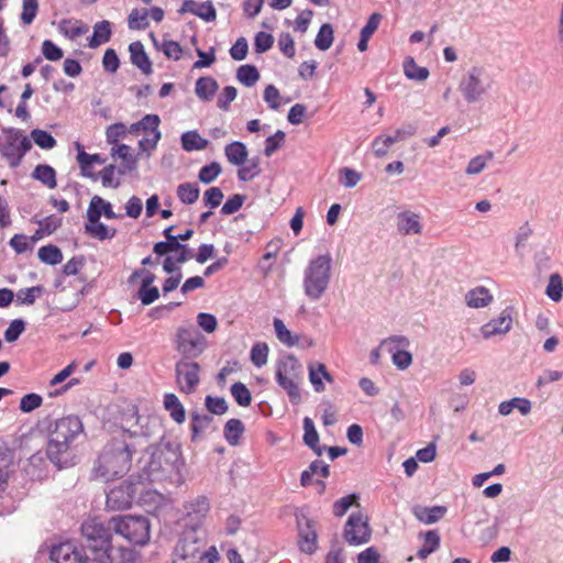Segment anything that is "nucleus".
Wrapping results in <instances>:
<instances>
[{"instance_id": "nucleus-1", "label": "nucleus", "mask_w": 563, "mask_h": 563, "mask_svg": "<svg viewBox=\"0 0 563 563\" xmlns=\"http://www.w3.org/2000/svg\"><path fill=\"white\" fill-rule=\"evenodd\" d=\"M147 460L142 466L141 477L151 483L169 482L176 486L184 483V461L180 449L170 442H159L146 450Z\"/></svg>"}, {"instance_id": "nucleus-2", "label": "nucleus", "mask_w": 563, "mask_h": 563, "mask_svg": "<svg viewBox=\"0 0 563 563\" xmlns=\"http://www.w3.org/2000/svg\"><path fill=\"white\" fill-rule=\"evenodd\" d=\"M84 434L81 420L74 415L54 420L47 428L46 455L58 468L74 464V446Z\"/></svg>"}, {"instance_id": "nucleus-3", "label": "nucleus", "mask_w": 563, "mask_h": 563, "mask_svg": "<svg viewBox=\"0 0 563 563\" xmlns=\"http://www.w3.org/2000/svg\"><path fill=\"white\" fill-rule=\"evenodd\" d=\"M207 533L201 525L184 527L174 548L173 563H216L219 553L216 547L207 550Z\"/></svg>"}, {"instance_id": "nucleus-4", "label": "nucleus", "mask_w": 563, "mask_h": 563, "mask_svg": "<svg viewBox=\"0 0 563 563\" xmlns=\"http://www.w3.org/2000/svg\"><path fill=\"white\" fill-rule=\"evenodd\" d=\"M133 449L123 440L114 439L100 453L92 468L93 479L110 482L124 476L131 467Z\"/></svg>"}, {"instance_id": "nucleus-5", "label": "nucleus", "mask_w": 563, "mask_h": 563, "mask_svg": "<svg viewBox=\"0 0 563 563\" xmlns=\"http://www.w3.org/2000/svg\"><path fill=\"white\" fill-rule=\"evenodd\" d=\"M332 257L329 253L311 258L302 273V289L311 301H318L327 292L332 278Z\"/></svg>"}, {"instance_id": "nucleus-6", "label": "nucleus", "mask_w": 563, "mask_h": 563, "mask_svg": "<svg viewBox=\"0 0 563 563\" xmlns=\"http://www.w3.org/2000/svg\"><path fill=\"white\" fill-rule=\"evenodd\" d=\"M275 378L278 386L286 391L292 405L301 402L302 366L294 355L288 354L278 360Z\"/></svg>"}, {"instance_id": "nucleus-7", "label": "nucleus", "mask_w": 563, "mask_h": 563, "mask_svg": "<svg viewBox=\"0 0 563 563\" xmlns=\"http://www.w3.org/2000/svg\"><path fill=\"white\" fill-rule=\"evenodd\" d=\"M112 530L130 543L144 545L151 537V523L145 516H117L110 520Z\"/></svg>"}, {"instance_id": "nucleus-8", "label": "nucleus", "mask_w": 563, "mask_h": 563, "mask_svg": "<svg viewBox=\"0 0 563 563\" xmlns=\"http://www.w3.org/2000/svg\"><path fill=\"white\" fill-rule=\"evenodd\" d=\"M111 525L106 527L101 521L97 519H89L81 525L82 536L87 540V549L93 561L106 562L109 560L108 550H110L111 543Z\"/></svg>"}, {"instance_id": "nucleus-9", "label": "nucleus", "mask_w": 563, "mask_h": 563, "mask_svg": "<svg viewBox=\"0 0 563 563\" xmlns=\"http://www.w3.org/2000/svg\"><path fill=\"white\" fill-rule=\"evenodd\" d=\"M174 346L180 360H195L206 350L207 340L194 324H185L176 329Z\"/></svg>"}, {"instance_id": "nucleus-10", "label": "nucleus", "mask_w": 563, "mask_h": 563, "mask_svg": "<svg viewBox=\"0 0 563 563\" xmlns=\"http://www.w3.org/2000/svg\"><path fill=\"white\" fill-rule=\"evenodd\" d=\"M31 147V141L27 136H24L20 130L14 128L2 130L0 136V153L11 167H18L23 156Z\"/></svg>"}, {"instance_id": "nucleus-11", "label": "nucleus", "mask_w": 563, "mask_h": 563, "mask_svg": "<svg viewBox=\"0 0 563 563\" xmlns=\"http://www.w3.org/2000/svg\"><path fill=\"white\" fill-rule=\"evenodd\" d=\"M490 87L492 80L488 74L478 66L472 67L459 84V90L470 103L481 100Z\"/></svg>"}, {"instance_id": "nucleus-12", "label": "nucleus", "mask_w": 563, "mask_h": 563, "mask_svg": "<svg viewBox=\"0 0 563 563\" xmlns=\"http://www.w3.org/2000/svg\"><path fill=\"white\" fill-rule=\"evenodd\" d=\"M175 376L179 390L192 394L200 383V365L192 360H179L175 365Z\"/></svg>"}, {"instance_id": "nucleus-13", "label": "nucleus", "mask_w": 563, "mask_h": 563, "mask_svg": "<svg viewBox=\"0 0 563 563\" xmlns=\"http://www.w3.org/2000/svg\"><path fill=\"white\" fill-rule=\"evenodd\" d=\"M343 538L351 545L368 542L371 539V528L367 517L360 511L351 514L344 526Z\"/></svg>"}, {"instance_id": "nucleus-14", "label": "nucleus", "mask_w": 563, "mask_h": 563, "mask_svg": "<svg viewBox=\"0 0 563 563\" xmlns=\"http://www.w3.org/2000/svg\"><path fill=\"white\" fill-rule=\"evenodd\" d=\"M51 560L55 563H96L93 555L87 554L84 548L70 541L54 545Z\"/></svg>"}, {"instance_id": "nucleus-15", "label": "nucleus", "mask_w": 563, "mask_h": 563, "mask_svg": "<svg viewBox=\"0 0 563 563\" xmlns=\"http://www.w3.org/2000/svg\"><path fill=\"white\" fill-rule=\"evenodd\" d=\"M136 487L131 482H122L107 494V506L110 509L119 510L129 508L135 497Z\"/></svg>"}, {"instance_id": "nucleus-16", "label": "nucleus", "mask_w": 563, "mask_h": 563, "mask_svg": "<svg viewBox=\"0 0 563 563\" xmlns=\"http://www.w3.org/2000/svg\"><path fill=\"white\" fill-rule=\"evenodd\" d=\"M186 514L184 527H190L192 525H201L210 510L209 500L205 496H198L195 499L184 505Z\"/></svg>"}, {"instance_id": "nucleus-17", "label": "nucleus", "mask_w": 563, "mask_h": 563, "mask_svg": "<svg viewBox=\"0 0 563 563\" xmlns=\"http://www.w3.org/2000/svg\"><path fill=\"white\" fill-rule=\"evenodd\" d=\"M14 472V452L7 445L0 444V497L7 490Z\"/></svg>"}, {"instance_id": "nucleus-18", "label": "nucleus", "mask_w": 563, "mask_h": 563, "mask_svg": "<svg viewBox=\"0 0 563 563\" xmlns=\"http://www.w3.org/2000/svg\"><path fill=\"white\" fill-rule=\"evenodd\" d=\"M512 324V319L510 312L504 310L501 314L492 319L487 323L483 324L481 328V333L484 339H490L495 335L506 334L510 331Z\"/></svg>"}, {"instance_id": "nucleus-19", "label": "nucleus", "mask_w": 563, "mask_h": 563, "mask_svg": "<svg viewBox=\"0 0 563 563\" xmlns=\"http://www.w3.org/2000/svg\"><path fill=\"white\" fill-rule=\"evenodd\" d=\"M101 216H104L107 219H120L121 214H118L113 211L112 205L101 198L100 196H93L90 199L86 217H91L95 221L96 219H100Z\"/></svg>"}, {"instance_id": "nucleus-20", "label": "nucleus", "mask_w": 563, "mask_h": 563, "mask_svg": "<svg viewBox=\"0 0 563 563\" xmlns=\"http://www.w3.org/2000/svg\"><path fill=\"white\" fill-rule=\"evenodd\" d=\"M161 119L157 114H146L140 121L141 131L147 134V137L140 141V145L148 143L152 147H155L161 139V132L158 130Z\"/></svg>"}, {"instance_id": "nucleus-21", "label": "nucleus", "mask_w": 563, "mask_h": 563, "mask_svg": "<svg viewBox=\"0 0 563 563\" xmlns=\"http://www.w3.org/2000/svg\"><path fill=\"white\" fill-rule=\"evenodd\" d=\"M129 52L131 63L144 75H151L153 73L152 62L140 41L132 42L129 45Z\"/></svg>"}, {"instance_id": "nucleus-22", "label": "nucleus", "mask_w": 563, "mask_h": 563, "mask_svg": "<svg viewBox=\"0 0 563 563\" xmlns=\"http://www.w3.org/2000/svg\"><path fill=\"white\" fill-rule=\"evenodd\" d=\"M299 526V548L307 554H312L317 550V533L313 529L312 521L305 519V527L300 521Z\"/></svg>"}, {"instance_id": "nucleus-23", "label": "nucleus", "mask_w": 563, "mask_h": 563, "mask_svg": "<svg viewBox=\"0 0 563 563\" xmlns=\"http://www.w3.org/2000/svg\"><path fill=\"white\" fill-rule=\"evenodd\" d=\"M448 508L445 506H415L412 508V514L420 522L424 525H432L438 522L440 519L444 517Z\"/></svg>"}, {"instance_id": "nucleus-24", "label": "nucleus", "mask_w": 563, "mask_h": 563, "mask_svg": "<svg viewBox=\"0 0 563 563\" xmlns=\"http://www.w3.org/2000/svg\"><path fill=\"white\" fill-rule=\"evenodd\" d=\"M397 229L401 234H420L422 225L420 223V217L411 211H404L397 216Z\"/></svg>"}, {"instance_id": "nucleus-25", "label": "nucleus", "mask_w": 563, "mask_h": 563, "mask_svg": "<svg viewBox=\"0 0 563 563\" xmlns=\"http://www.w3.org/2000/svg\"><path fill=\"white\" fill-rule=\"evenodd\" d=\"M87 222L85 223V232L93 239L99 241L112 240L117 235V230L110 228L102 222L100 219L96 221L91 217H86Z\"/></svg>"}, {"instance_id": "nucleus-26", "label": "nucleus", "mask_w": 563, "mask_h": 563, "mask_svg": "<svg viewBox=\"0 0 563 563\" xmlns=\"http://www.w3.org/2000/svg\"><path fill=\"white\" fill-rule=\"evenodd\" d=\"M493 301L489 290L483 286L471 289L465 295V302L471 308H484Z\"/></svg>"}, {"instance_id": "nucleus-27", "label": "nucleus", "mask_w": 563, "mask_h": 563, "mask_svg": "<svg viewBox=\"0 0 563 563\" xmlns=\"http://www.w3.org/2000/svg\"><path fill=\"white\" fill-rule=\"evenodd\" d=\"M219 85L212 77H200L196 81L195 92L202 101H211L217 92Z\"/></svg>"}, {"instance_id": "nucleus-28", "label": "nucleus", "mask_w": 563, "mask_h": 563, "mask_svg": "<svg viewBox=\"0 0 563 563\" xmlns=\"http://www.w3.org/2000/svg\"><path fill=\"white\" fill-rule=\"evenodd\" d=\"M227 159L235 166H242L246 163L247 150L244 143L235 141L224 147Z\"/></svg>"}, {"instance_id": "nucleus-29", "label": "nucleus", "mask_w": 563, "mask_h": 563, "mask_svg": "<svg viewBox=\"0 0 563 563\" xmlns=\"http://www.w3.org/2000/svg\"><path fill=\"white\" fill-rule=\"evenodd\" d=\"M113 151V155H117L122 159V166L118 168L119 175H124L128 172H132L136 168V158L131 153V147L125 144L118 145V147Z\"/></svg>"}, {"instance_id": "nucleus-30", "label": "nucleus", "mask_w": 563, "mask_h": 563, "mask_svg": "<svg viewBox=\"0 0 563 563\" xmlns=\"http://www.w3.org/2000/svg\"><path fill=\"white\" fill-rule=\"evenodd\" d=\"M164 407L169 412V416L175 422L180 424L185 421V408L175 394H165Z\"/></svg>"}, {"instance_id": "nucleus-31", "label": "nucleus", "mask_w": 563, "mask_h": 563, "mask_svg": "<svg viewBox=\"0 0 563 563\" xmlns=\"http://www.w3.org/2000/svg\"><path fill=\"white\" fill-rule=\"evenodd\" d=\"M111 23L107 20L99 21L93 26L92 36L89 38V47L96 48L110 41Z\"/></svg>"}, {"instance_id": "nucleus-32", "label": "nucleus", "mask_w": 563, "mask_h": 563, "mask_svg": "<svg viewBox=\"0 0 563 563\" xmlns=\"http://www.w3.org/2000/svg\"><path fill=\"white\" fill-rule=\"evenodd\" d=\"M514 409H518L521 415L526 416L531 411V401L527 398L515 397L500 402L498 407V411L503 416H508Z\"/></svg>"}, {"instance_id": "nucleus-33", "label": "nucleus", "mask_w": 563, "mask_h": 563, "mask_svg": "<svg viewBox=\"0 0 563 563\" xmlns=\"http://www.w3.org/2000/svg\"><path fill=\"white\" fill-rule=\"evenodd\" d=\"M32 177L34 179L41 181L43 185H45L49 189H54L57 186L56 172L49 165H46V164L37 165L32 173Z\"/></svg>"}, {"instance_id": "nucleus-34", "label": "nucleus", "mask_w": 563, "mask_h": 563, "mask_svg": "<svg viewBox=\"0 0 563 563\" xmlns=\"http://www.w3.org/2000/svg\"><path fill=\"white\" fill-rule=\"evenodd\" d=\"M110 556L106 562L96 563H136L137 556L134 550L128 548H113L107 551Z\"/></svg>"}, {"instance_id": "nucleus-35", "label": "nucleus", "mask_w": 563, "mask_h": 563, "mask_svg": "<svg viewBox=\"0 0 563 563\" xmlns=\"http://www.w3.org/2000/svg\"><path fill=\"white\" fill-rule=\"evenodd\" d=\"M181 146L186 152L205 150L209 142L201 137L197 131H187L181 135Z\"/></svg>"}, {"instance_id": "nucleus-36", "label": "nucleus", "mask_w": 563, "mask_h": 563, "mask_svg": "<svg viewBox=\"0 0 563 563\" xmlns=\"http://www.w3.org/2000/svg\"><path fill=\"white\" fill-rule=\"evenodd\" d=\"M245 428L240 419H230L224 426V438L230 445H236Z\"/></svg>"}, {"instance_id": "nucleus-37", "label": "nucleus", "mask_w": 563, "mask_h": 563, "mask_svg": "<svg viewBox=\"0 0 563 563\" xmlns=\"http://www.w3.org/2000/svg\"><path fill=\"white\" fill-rule=\"evenodd\" d=\"M200 195V189L195 183H183L177 187V197L185 205L195 203Z\"/></svg>"}, {"instance_id": "nucleus-38", "label": "nucleus", "mask_w": 563, "mask_h": 563, "mask_svg": "<svg viewBox=\"0 0 563 563\" xmlns=\"http://www.w3.org/2000/svg\"><path fill=\"white\" fill-rule=\"evenodd\" d=\"M236 79L246 87L254 86L260 79V73L254 65H241L236 70Z\"/></svg>"}, {"instance_id": "nucleus-39", "label": "nucleus", "mask_w": 563, "mask_h": 563, "mask_svg": "<svg viewBox=\"0 0 563 563\" xmlns=\"http://www.w3.org/2000/svg\"><path fill=\"white\" fill-rule=\"evenodd\" d=\"M493 157L494 153L492 151H486L484 154L473 157L466 166V175L475 176L481 174L487 166V163L493 159Z\"/></svg>"}, {"instance_id": "nucleus-40", "label": "nucleus", "mask_w": 563, "mask_h": 563, "mask_svg": "<svg viewBox=\"0 0 563 563\" xmlns=\"http://www.w3.org/2000/svg\"><path fill=\"white\" fill-rule=\"evenodd\" d=\"M440 545V536L435 530H430L424 533V543L419 549L417 555L423 560L433 553Z\"/></svg>"}, {"instance_id": "nucleus-41", "label": "nucleus", "mask_w": 563, "mask_h": 563, "mask_svg": "<svg viewBox=\"0 0 563 563\" xmlns=\"http://www.w3.org/2000/svg\"><path fill=\"white\" fill-rule=\"evenodd\" d=\"M37 256L41 262L48 265H57L63 261L62 251L53 244L40 247Z\"/></svg>"}, {"instance_id": "nucleus-42", "label": "nucleus", "mask_w": 563, "mask_h": 563, "mask_svg": "<svg viewBox=\"0 0 563 563\" xmlns=\"http://www.w3.org/2000/svg\"><path fill=\"white\" fill-rule=\"evenodd\" d=\"M404 73L407 78L418 81H423L429 76V70L426 67L418 66L411 57L404 62Z\"/></svg>"}, {"instance_id": "nucleus-43", "label": "nucleus", "mask_w": 563, "mask_h": 563, "mask_svg": "<svg viewBox=\"0 0 563 563\" xmlns=\"http://www.w3.org/2000/svg\"><path fill=\"white\" fill-rule=\"evenodd\" d=\"M333 33L334 31L330 23L322 24L314 40L316 47L320 51L329 49L333 43Z\"/></svg>"}, {"instance_id": "nucleus-44", "label": "nucleus", "mask_w": 563, "mask_h": 563, "mask_svg": "<svg viewBox=\"0 0 563 563\" xmlns=\"http://www.w3.org/2000/svg\"><path fill=\"white\" fill-rule=\"evenodd\" d=\"M410 341L405 335H391L380 341L383 346L390 355L395 354V351L408 349Z\"/></svg>"}, {"instance_id": "nucleus-45", "label": "nucleus", "mask_w": 563, "mask_h": 563, "mask_svg": "<svg viewBox=\"0 0 563 563\" xmlns=\"http://www.w3.org/2000/svg\"><path fill=\"white\" fill-rule=\"evenodd\" d=\"M192 440L203 432L212 422V417L207 413L194 411L190 413Z\"/></svg>"}, {"instance_id": "nucleus-46", "label": "nucleus", "mask_w": 563, "mask_h": 563, "mask_svg": "<svg viewBox=\"0 0 563 563\" xmlns=\"http://www.w3.org/2000/svg\"><path fill=\"white\" fill-rule=\"evenodd\" d=\"M148 11L146 9H134L128 18V25L131 30H145L148 26Z\"/></svg>"}, {"instance_id": "nucleus-47", "label": "nucleus", "mask_w": 563, "mask_h": 563, "mask_svg": "<svg viewBox=\"0 0 563 563\" xmlns=\"http://www.w3.org/2000/svg\"><path fill=\"white\" fill-rule=\"evenodd\" d=\"M231 395L241 407H247L251 405L252 395L249 388L243 383H234L231 388Z\"/></svg>"}, {"instance_id": "nucleus-48", "label": "nucleus", "mask_w": 563, "mask_h": 563, "mask_svg": "<svg viewBox=\"0 0 563 563\" xmlns=\"http://www.w3.org/2000/svg\"><path fill=\"white\" fill-rule=\"evenodd\" d=\"M42 286H33L30 288L20 289L16 292V303L31 306L35 302L37 297L42 296Z\"/></svg>"}, {"instance_id": "nucleus-49", "label": "nucleus", "mask_w": 563, "mask_h": 563, "mask_svg": "<svg viewBox=\"0 0 563 563\" xmlns=\"http://www.w3.org/2000/svg\"><path fill=\"white\" fill-rule=\"evenodd\" d=\"M260 173V158L254 157L250 159L246 165H242V167L238 170V178L241 181H249L258 176Z\"/></svg>"}, {"instance_id": "nucleus-50", "label": "nucleus", "mask_w": 563, "mask_h": 563, "mask_svg": "<svg viewBox=\"0 0 563 563\" xmlns=\"http://www.w3.org/2000/svg\"><path fill=\"white\" fill-rule=\"evenodd\" d=\"M302 427H303V443L308 448L317 446V443H319V434L316 430L312 419L309 417H305L302 420Z\"/></svg>"}, {"instance_id": "nucleus-51", "label": "nucleus", "mask_w": 563, "mask_h": 563, "mask_svg": "<svg viewBox=\"0 0 563 563\" xmlns=\"http://www.w3.org/2000/svg\"><path fill=\"white\" fill-rule=\"evenodd\" d=\"M161 52L172 60H179L183 56L184 49L178 42L163 38L161 43Z\"/></svg>"}, {"instance_id": "nucleus-52", "label": "nucleus", "mask_w": 563, "mask_h": 563, "mask_svg": "<svg viewBox=\"0 0 563 563\" xmlns=\"http://www.w3.org/2000/svg\"><path fill=\"white\" fill-rule=\"evenodd\" d=\"M547 296L558 302L562 299L563 283L559 274H552L545 290Z\"/></svg>"}, {"instance_id": "nucleus-53", "label": "nucleus", "mask_w": 563, "mask_h": 563, "mask_svg": "<svg viewBox=\"0 0 563 563\" xmlns=\"http://www.w3.org/2000/svg\"><path fill=\"white\" fill-rule=\"evenodd\" d=\"M31 137L34 143L43 150H51L56 145V140L47 131L34 129L31 132Z\"/></svg>"}, {"instance_id": "nucleus-54", "label": "nucleus", "mask_w": 563, "mask_h": 563, "mask_svg": "<svg viewBox=\"0 0 563 563\" xmlns=\"http://www.w3.org/2000/svg\"><path fill=\"white\" fill-rule=\"evenodd\" d=\"M268 345L264 342L255 343L251 349V361L256 367H262L267 363Z\"/></svg>"}, {"instance_id": "nucleus-55", "label": "nucleus", "mask_w": 563, "mask_h": 563, "mask_svg": "<svg viewBox=\"0 0 563 563\" xmlns=\"http://www.w3.org/2000/svg\"><path fill=\"white\" fill-rule=\"evenodd\" d=\"M221 165L218 162H212L201 167L198 178L203 184H211L221 174Z\"/></svg>"}, {"instance_id": "nucleus-56", "label": "nucleus", "mask_w": 563, "mask_h": 563, "mask_svg": "<svg viewBox=\"0 0 563 563\" xmlns=\"http://www.w3.org/2000/svg\"><path fill=\"white\" fill-rule=\"evenodd\" d=\"M277 339L287 346H294L297 340L292 338L291 332L286 328L283 320L275 318L273 321Z\"/></svg>"}, {"instance_id": "nucleus-57", "label": "nucleus", "mask_w": 563, "mask_h": 563, "mask_svg": "<svg viewBox=\"0 0 563 563\" xmlns=\"http://www.w3.org/2000/svg\"><path fill=\"white\" fill-rule=\"evenodd\" d=\"M285 136L286 134L282 130H278L274 135L268 136L265 140V156L271 157L279 147H282L285 142Z\"/></svg>"}, {"instance_id": "nucleus-58", "label": "nucleus", "mask_w": 563, "mask_h": 563, "mask_svg": "<svg viewBox=\"0 0 563 563\" xmlns=\"http://www.w3.org/2000/svg\"><path fill=\"white\" fill-rule=\"evenodd\" d=\"M118 169L114 165H108L100 172V178L103 187L118 188L121 184L120 178L115 176Z\"/></svg>"}, {"instance_id": "nucleus-59", "label": "nucleus", "mask_w": 563, "mask_h": 563, "mask_svg": "<svg viewBox=\"0 0 563 563\" xmlns=\"http://www.w3.org/2000/svg\"><path fill=\"white\" fill-rule=\"evenodd\" d=\"M357 499L358 495L356 494H351L338 499L333 504V515L335 517H343L351 508V506L357 501Z\"/></svg>"}, {"instance_id": "nucleus-60", "label": "nucleus", "mask_w": 563, "mask_h": 563, "mask_svg": "<svg viewBox=\"0 0 563 563\" xmlns=\"http://www.w3.org/2000/svg\"><path fill=\"white\" fill-rule=\"evenodd\" d=\"M34 222L41 228V233L51 235L62 225L63 219L55 214H51L44 219L34 220Z\"/></svg>"}, {"instance_id": "nucleus-61", "label": "nucleus", "mask_w": 563, "mask_h": 563, "mask_svg": "<svg viewBox=\"0 0 563 563\" xmlns=\"http://www.w3.org/2000/svg\"><path fill=\"white\" fill-rule=\"evenodd\" d=\"M207 410L213 415H223L228 411V404L222 397H212L208 395L205 399Z\"/></svg>"}, {"instance_id": "nucleus-62", "label": "nucleus", "mask_w": 563, "mask_h": 563, "mask_svg": "<svg viewBox=\"0 0 563 563\" xmlns=\"http://www.w3.org/2000/svg\"><path fill=\"white\" fill-rule=\"evenodd\" d=\"M38 10L37 0H22L21 21L23 24H31Z\"/></svg>"}, {"instance_id": "nucleus-63", "label": "nucleus", "mask_w": 563, "mask_h": 563, "mask_svg": "<svg viewBox=\"0 0 563 563\" xmlns=\"http://www.w3.org/2000/svg\"><path fill=\"white\" fill-rule=\"evenodd\" d=\"M25 330V322L22 319L13 320L7 330L4 331V340L9 343H12L19 339V336Z\"/></svg>"}, {"instance_id": "nucleus-64", "label": "nucleus", "mask_w": 563, "mask_h": 563, "mask_svg": "<svg viewBox=\"0 0 563 563\" xmlns=\"http://www.w3.org/2000/svg\"><path fill=\"white\" fill-rule=\"evenodd\" d=\"M42 54L46 59L52 62L59 60L64 56L63 49L51 40H45L42 43Z\"/></svg>"}]
</instances>
